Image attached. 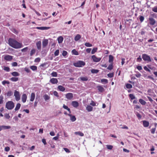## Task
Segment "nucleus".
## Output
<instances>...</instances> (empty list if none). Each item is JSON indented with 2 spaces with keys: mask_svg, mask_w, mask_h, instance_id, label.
Instances as JSON below:
<instances>
[{
  "mask_svg": "<svg viewBox=\"0 0 157 157\" xmlns=\"http://www.w3.org/2000/svg\"><path fill=\"white\" fill-rule=\"evenodd\" d=\"M157 14L155 13H153L152 14H150L149 16V17H152V18H156L157 17Z\"/></svg>",
  "mask_w": 157,
  "mask_h": 157,
  "instance_id": "obj_35",
  "label": "nucleus"
},
{
  "mask_svg": "<svg viewBox=\"0 0 157 157\" xmlns=\"http://www.w3.org/2000/svg\"><path fill=\"white\" fill-rule=\"evenodd\" d=\"M97 50V48H94L91 51V53L92 54H94Z\"/></svg>",
  "mask_w": 157,
  "mask_h": 157,
  "instance_id": "obj_43",
  "label": "nucleus"
},
{
  "mask_svg": "<svg viewBox=\"0 0 157 157\" xmlns=\"http://www.w3.org/2000/svg\"><path fill=\"white\" fill-rule=\"evenodd\" d=\"M40 60V58H37L35 59L34 62H39Z\"/></svg>",
  "mask_w": 157,
  "mask_h": 157,
  "instance_id": "obj_56",
  "label": "nucleus"
},
{
  "mask_svg": "<svg viewBox=\"0 0 157 157\" xmlns=\"http://www.w3.org/2000/svg\"><path fill=\"white\" fill-rule=\"evenodd\" d=\"M3 96H0V104L3 103Z\"/></svg>",
  "mask_w": 157,
  "mask_h": 157,
  "instance_id": "obj_54",
  "label": "nucleus"
},
{
  "mask_svg": "<svg viewBox=\"0 0 157 157\" xmlns=\"http://www.w3.org/2000/svg\"><path fill=\"white\" fill-rule=\"evenodd\" d=\"M106 146L107 148L109 150H112L113 148V146L111 145H107Z\"/></svg>",
  "mask_w": 157,
  "mask_h": 157,
  "instance_id": "obj_45",
  "label": "nucleus"
},
{
  "mask_svg": "<svg viewBox=\"0 0 157 157\" xmlns=\"http://www.w3.org/2000/svg\"><path fill=\"white\" fill-rule=\"evenodd\" d=\"M3 70L7 72H9L10 71V68L8 67L4 66Z\"/></svg>",
  "mask_w": 157,
  "mask_h": 157,
  "instance_id": "obj_42",
  "label": "nucleus"
},
{
  "mask_svg": "<svg viewBox=\"0 0 157 157\" xmlns=\"http://www.w3.org/2000/svg\"><path fill=\"white\" fill-rule=\"evenodd\" d=\"M67 54V51H63L62 52V55L65 57L66 56Z\"/></svg>",
  "mask_w": 157,
  "mask_h": 157,
  "instance_id": "obj_55",
  "label": "nucleus"
},
{
  "mask_svg": "<svg viewBox=\"0 0 157 157\" xmlns=\"http://www.w3.org/2000/svg\"><path fill=\"white\" fill-rule=\"evenodd\" d=\"M66 98L68 100H71L72 99L73 96V94L72 93H69L65 95Z\"/></svg>",
  "mask_w": 157,
  "mask_h": 157,
  "instance_id": "obj_8",
  "label": "nucleus"
},
{
  "mask_svg": "<svg viewBox=\"0 0 157 157\" xmlns=\"http://www.w3.org/2000/svg\"><path fill=\"white\" fill-rule=\"evenodd\" d=\"M50 82L52 84H56L58 82V80L56 78H52L50 80Z\"/></svg>",
  "mask_w": 157,
  "mask_h": 157,
  "instance_id": "obj_18",
  "label": "nucleus"
},
{
  "mask_svg": "<svg viewBox=\"0 0 157 157\" xmlns=\"http://www.w3.org/2000/svg\"><path fill=\"white\" fill-rule=\"evenodd\" d=\"M149 23L151 25H154L156 23V21L153 18L149 17L148 18Z\"/></svg>",
  "mask_w": 157,
  "mask_h": 157,
  "instance_id": "obj_6",
  "label": "nucleus"
},
{
  "mask_svg": "<svg viewBox=\"0 0 157 157\" xmlns=\"http://www.w3.org/2000/svg\"><path fill=\"white\" fill-rule=\"evenodd\" d=\"M35 94L34 93H31V98L30 99V101H33L35 99Z\"/></svg>",
  "mask_w": 157,
  "mask_h": 157,
  "instance_id": "obj_22",
  "label": "nucleus"
},
{
  "mask_svg": "<svg viewBox=\"0 0 157 157\" xmlns=\"http://www.w3.org/2000/svg\"><path fill=\"white\" fill-rule=\"evenodd\" d=\"M129 96L131 100H133L136 98L135 96L133 94H130L129 95Z\"/></svg>",
  "mask_w": 157,
  "mask_h": 157,
  "instance_id": "obj_37",
  "label": "nucleus"
},
{
  "mask_svg": "<svg viewBox=\"0 0 157 157\" xmlns=\"http://www.w3.org/2000/svg\"><path fill=\"white\" fill-rule=\"evenodd\" d=\"M36 52V49H33L31 51L30 55L32 56L33 55L35 54Z\"/></svg>",
  "mask_w": 157,
  "mask_h": 157,
  "instance_id": "obj_36",
  "label": "nucleus"
},
{
  "mask_svg": "<svg viewBox=\"0 0 157 157\" xmlns=\"http://www.w3.org/2000/svg\"><path fill=\"white\" fill-rule=\"evenodd\" d=\"M14 107V103L11 101H8L6 103V107L8 109H12Z\"/></svg>",
  "mask_w": 157,
  "mask_h": 157,
  "instance_id": "obj_2",
  "label": "nucleus"
},
{
  "mask_svg": "<svg viewBox=\"0 0 157 157\" xmlns=\"http://www.w3.org/2000/svg\"><path fill=\"white\" fill-rule=\"evenodd\" d=\"M12 65L13 67H16L17 65V63L16 62H13L12 63Z\"/></svg>",
  "mask_w": 157,
  "mask_h": 157,
  "instance_id": "obj_61",
  "label": "nucleus"
},
{
  "mask_svg": "<svg viewBox=\"0 0 157 157\" xmlns=\"http://www.w3.org/2000/svg\"><path fill=\"white\" fill-rule=\"evenodd\" d=\"M11 75L17 77L19 76L20 74L17 71H14L11 73Z\"/></svg>",
  "mask_w": 157,
  "mask_h": 157,
  "instance_id": "obj_20",
  "label": "nucleus"
},
{
  "mask_svg": "<svg viewBox=\"0 0 157 157\" xmlns=\"http://www.w3.org/2000/svg\"><path fill=\"white\" fill-rule=\"evenodd\" d=\"M142 122L144 127H147L149 126V123L148 121L144 120L142 121Z\"/></svg>",
  "mask_w": 157,
  "mask_h": 157,
  "instance_id": "obj_12",
  "label": "nucleus"
},
{
  "mask_svg": "<svg viewBox=\"0 0 157 157\" xmlns=\"http://www.w3.org/2000/svg\"><path fill=\"white\" fill-rule=\"evenodd\" d=\"M36 45L37 48L39 50H40L41 49V43L40 41L37 42L36 43Z\"/></svg>",
  "mask_w": 157,
  "mask_h": 157,
  "instance_id": "obj_13",
  "label": "nucleus"
},
{
  "mask_svg": "<svg viewBox=\"0 0 157 157\" xmlns=\"http://www.w3.org/2000/svg\"><path fill=\"white\" fill-rule=\"evenodd\" d=\"M59 54V50H57L54 52V55L55 56H58Z\"/></svg>",
  "mask_w": 157,
  "mask_h": 157,
  "instance_id": "obj_52",
  "label": "nucleus"
},
{
  "mask_svg": "<svg viewBox=\"0 0 157 157\" xmlns=\"http://www.w3.org/2000/svg\"><path fill=\"white\" fill-rule=\"evenodd\" d=\"M85 45L87 47H91L92 46L91 44L88 42L86 43L85 44Z\"/></svg>",
  "mask_w": 157,
  "mask_h": 157,
  "instance_id": "obj_44",
  "label": "nucleus"
},
{
  "mask_svg": "<svg viewBox=\"0 0 157 157\" xmlns=\"http://www.w3.org/2000/svg\"><path fill=\"white\" fill-rule=\"evenodd\" d=\"M5 150L6 151L8 152L10 151V148L9 147H5Z\"/></svg>",
  "mask_w": 157,
  "mask_h": 157,
  "instance_id": "obj_62",
  "label": "nucleus"
},
{
  "mask_svg": "<svg viewBox=\"0 0 157 157\" xmlns=\"http://www.w3.org/2000/svg\"><path fill=\"white\" fill-rule=\"evenodd\" d=\"M10 82L9 81H6V80H4L2 82V84L3 85H5L6 84H10Z\"/></svg>",
  "mask_w": 157,
  "mask_h": 157,
  "instance_id": "obj_40",
  "label": "nucleus"
},
{
  "mask_svg": "<svg viewBox=\"0 0 157 157\" xmlns=\"http://www.w3.org/2000/svg\"><path fill=\"white\" fill-rule=\"evenodd\" d=\"M4 59L6 60L10 61L12 59L13 56H11L7 55L5 56Z\"/></svg>",
  "mask_w": 157,
  "mask_h": 157,
  "instance_id": "obj_9",
  "label": "nucleus"
},
{
  "mask_svg": "<svg viewBox=\"0 0 157 157\" xmlns=\"http://www.w3.org/2000/svg\"><path fill=\"white\" fill-rule=\"evenodd\" d=\"M58 88L60 91L62 92L64 91L65 90V88L61 85L59 86L58 87Z\"/></svg>",
  "mask_w": 157,
  "mask_h": 157,
  "instance_id": "obj_23",
  "label": "nucleus"
},
{
  "mask_svg": "<svg viewBox=\"0 0 157 157\" xmlns=\"http://www.w3.org/2000/svg\"><path fill=\"white\" fill-rule=\"evenodd\" d=\"M27 98V97L26 95L25 94H23L21 97L22 101L23 103H25L26 101Z\"/></svg>",
  "mask_w": 157,
  "mask_h": 157,
  "instance_id": "obj_11",
  "label": "nucleus"
},
{
  "mask_svg": "<svg viewBox=\"0 0 157 157\" xmlns=\"http://www.w3.org/2000/svg\"><path fill=\"white\" fill-rule=\"evenodd\" d=\"M113 57L111 55L109 56V62L110 63H113Z\"/></svg>",
  "mask_w": 157,
  "mask_h": 157,
  "instance_id": "obj_25",
  "label": "nucleus"
},
{
  "mask_svg": "<svg viewBox=\"0 0 157 157\" xmlns=\"http://www.w3.org/2000/svg\"><path fill=\"white\" fill-rule=\"evenodd\" d=\"M5 117L7 119H9L10 118V117L9 115V114L6 113L5 114Z\"/></svg>",
  "mask_w": 157,
  "mask_h": 157,
  "instance_id": "obj_58",
  "label": "nucleus"
},
{
  "mask_svg": "<svg viewBox=\"0 0 157 157\" xmlns=\"http://www.w3.org/2000/svg\"><path fill=\"white\" fill-rule=\"evenodd\" d=\"M21 105L20 103H17V104L16 106L15 107V110L16 111H17V110H18L20 109V108L21 107Z\"/></svg>",
  "mask_w": 157,
  "mask_h": 157,
  "instance_id": "obj_33",
  "label": "nucleus"
},
{
  "mask_svg": "<svg viewBox=\"0 0 157 157\" xmlns=\"http://www.w3.org/2000/svg\"><path fill=\"white\" fill-rule=\"evenodd\" d=\"M72 105L74 107L77 108L78 105L79 104L78 102L76 101H73L72 102Z\"/></svg>",
  "mask_w": 157,
  "mask_h": 157,
  "instance_id": "obj_15",
  "label": "nucleus"
},
{
  "mask_svg": "<svg viewBox=\"0 0 157 157\" xmlns=\"http://www.w3.org/2000/svg\"><path fill=\"white\" fill-rule=\"evenodd\" d=\"M63 37L62 36L59 37L57 39V40L59 43L60 44L63 42Z\"/></svg>",
  "mask_w": 157,
  "mask_h": 157,
  "instance_id": "obj_24",
  "label": "nucleus"
},
{
  "mask_svg": "<svg viewBox=\"0 0 157 157\" xmlns=\"http://www.w3.org/2000/svg\"><path fill=\"white\" fill-rule=\"evenodd\" d=\"M31 69L33 71H36L37 69V67L35 66H32L30 67Z\"/></svg>",
  "mask_w": 157,
  "mask_h": 157,
  "instance_id": "obj_38",
  "label": "nucleus"
},
{
  "mask_svg": "<svg viewBox=\"0 0 157 157\" xmlns=\"http://www.w3.org/2000/svg\"><path fill=\"white\" fill-rule=\"evenodd\" d=\"M49 27H37L36 28L38 29L41 30H48L50 29Z\"/></svg>",
  "mask_w": 157,
  "mask_h": 157,
  "instance_id": "obj_10",
  "label": "nucleus"
},
{
  "mask_svg": "<svg viewBox=\"0 0 157 157\" xmlns=\"http://www.w3.org/2000/svg\"><path fill=\"white\" fill-rule=\"evenodd\" d=\"M91 58L94 62H99L101 59L100 58L97 57L95 55L92 56H91Z\"/></svg>",
  "mask_w": 157,
  "mask_h": 157,
  "instance_id": "obj_7",
  "label": "nucleus"
},
{
  "mask_svg": "<svg viewBox=\"0 0 157 157\" xmlns=\"http://www.w3.org/2000/svg\"><path fill=\"white\" fill-rule=\"evenodd\" d=\"M139 101L140 104L143 105H144L146 103V102L142 99H139Z\"/></svg>",
  "mask_w": 157,
  "mask_h": 157,
  "instance_id": "obj_29",
  "label": "nucleus"
},
{
  "mask_svg": "<svg viewBox=\"0 0 157 157\" xmlns=\"http://www.w3.org/2000/svg\"><path fill=\"white\" fill-rule=\"evenodd\" d=\"M86 110L89 112L92 111L93 110V108L90 105H87L86 107Z\"/></svg>",
  "mask_w": 157,
  "mask_h": 157,
  "instance_id": "obj_17",
  "label": "nucleus"
},
{
  "mask_svg": "<svg viewBox=\"0 0 157 157\" xmlns=\"http://www.w3.org/2000/svg\"><path fill=\"white\" fill-rule=\"evenodd\" d=\"M2 130H6L10 129L11 128L10 126L2 125Z\"/></svg>",
  "mask_w": 157,
  "mask_h": 157,
  "instance_id": "obj_31",
  "label": "nucleus"
},
{
  "mask_svg": "<svg viewBox=\"0 0 157 157\" xmlns=\"http://www.w3.org/2000/svg\"><path fill=\"white\" fill-rule=\"evenodd\" d=\"M140 20L141 22H142L144 20V17L143 16H140Z\"/></svg>",
  "mask_w": 157,
  "mask_h": 157,
  "instance_id": "obj_59",
  "label": "nucleus"
},
{
  "mask_svg": "<svg viewBox=\"0 0 157 157\" xmlns=\"http://www.w3.org/2000/svg\"><path fill=\"white\" fill-rule=\"evenodd\" d=\"M90 105L93 106L97 105H96V103L93 101H91V103H90Z\"/></svg>",
  "mask_w": 157,
  "mask_h": 157,
  "instance_id": "obj_47",
  "label": "nucleus"
},
{
  "mask_svg": "<svg viewBox=\"0 0 157 157\" xmlns=\"http://www.w3.org/2000/svg\"><path fill=\"white\" fill-rule=\"evenodd\" d=\"M155 130L156 128H152L151 130V133L153 134H154L155 131Z\"/></svg>",
  "mask_w": 157,
  "mask_h": 157,
  "instance_id": "obj_57",
  "label": "nucleus"
},
{
  "mask_svg": "<svg viewBox=\"0 0 157 157\" xmlns=\"http://www.w3.org/2000/svg\"><path fill=\"white\" fill-rule=\"evenodd\" d=\"M126 87L128 89H130L132 88V85L130 84H127L126 85Z\"/></svg>",
  "mask_w": 157,
  "mask_h": 157,
  "instance_id": "obj_46",
  "label": "nucleus"
},
{
  "mask_svg": "<svg viewBox=\"0 0 157 157\" xmlns=\"http://www.w3.org/2000/svg\"><path fill=\"white\" fill-rule=\"evenodd\" d=\"M99 72V70L95 69H92L91 70V72L92 73H97Z\"/></svg>",
  "mask_w": 157,
  "mask_h": 157,
  "instance_id": "obj_39",
  "label": "nucleus"
},
{
  "mask_svg": "<svg viewBox=\"0 0 157 157\" xmlns=\"http://www.w3.org/2000/svg\"><path fill=\"white\" fill-rule=\"evenodd\" d=\"M68 115L70 117V120L72 122L75 121L76 120V118L75 116H73L72 115L69 114H68Z\"/></svg>",
  "mask_w": 157,
  "mask_h": 157,
  "instance_id": "obj_16",
  "label": "nucleus"
},
{
  "mask_svg": "<svg viewBox=\"0 0 157 157\" xmlns=\"http://www.w3.org/2000/svg\"><path fill=\"white\" fill-rule=\"evenodd\" d=\"M152 10L155 13H157V6H154L152 8Z\"/></svg>",
  "mask_w": 157,
  "mask_h": 157,
  "instance_id": "obj_50",
  "label": "nucleus"
},
{
  "mask_svg": "<svg viewBox=\"0 0 157 157\" xmlns=\"http://www.w3.org/2000/svg\"><path fill=\"white\" fill-rule=\"evenodd\" d=\"M79 78L81 80L83 81H86L88 80V78L86 76L81 77Z\"/></svg>",
  "mask_w": 157,
  "mask_h": 157,
  "instance_id": "obj_26",
  "label": "nucleus"
},
{
  "mask_svg": "<svg viewBox=\"0 0 157 157\" xmlns=\"http://www.w3.org/2000/svg\"><path fill=\"white\" fill-rule=\"evenodd\" d=\"M43 97L45 101L49 100L50 98V96L46 94L44 95Z\"/></svg>",
  "mask_w": 157,
  "mask_h": 157,
  "instance_id": "obj_27",
  "label": "nucleus"
},
{
  "mask_svg": "<svg viewBox=\"0 0 157 157\" xmlns=\"http://www.w3.org/2000/svg\"><path fill=\"white\" fill-rule=\"evenodd\" d=\"M101 82L103 84H106L108 82V81L107 79H101Z\"/></svg>",
  "mask_w": 157,
  "mask_h": 157,
  "instance_id": "obj_30",
  "label": "nucleus"
},
{
  "mask_svg": "<svg viewBox=\"0 0 157 157\" xmlns=\"http://www.w3.org/2000/svg\"><path fill=\"white\" fill-rule=\"evenodd\" d=\"M142 61V58L140 57V56L137 59V61L138 62H141Z\"/></svg>",
  "mask_w": 157,
  "mask_h": 157,
  "instance_id": "obj_63",
  "label": "nucleus"
},
{
  "mask_svg": "<svg viewBox=\"0 0 157 157\" xmlns=\"http://www.w3.org/2000/svg\"><path fill=\"white\" fill-rule=\"evenodd\" d=\"M142 58L144 61H147V62H150L151 61L150 56L147 54H144L142 55Z\"/></svg>",
  "mask_w": 157,
  "mask_h": 157,
  "instance_id": "obj_4",
  "label": "nucleus"
},
{
  "mask_svg": "<svg viewBox=\"0 0 157 157\" xmlns=\"http://www.w3.org/2000/svg\"><path fill=\"white\" fill-rule=\"evenodd\" d=\"M28 47H26L21 49V51L22 52H25L28 50Z\"/></svg>",
  "mask_w": 157,
  "mask_h": 157,
  "instance_id": "obj_49",
  "label": "nucleus"
},
{
  "mask_svg": "<svg viewBox=\"0 0 157 157\" xmlns=\"http://www.w3.org/2000/svg\"><path fill=\"white\" fill-rule=\"evenodd\" d=\"M8 44L11 47L15 49L20 48L23 47L21 43L18 42L15 39L11 38L8 40Z\"/></svg>",
  "mask_w": 157,
  "mask_h": 157,
  "instance_id": "obj_1",
  "label": "nucleus"
},
{
  "mask_svg": "<svg viewBox=\"0 0 157 157\" xmlns=\"http://www.w3.org/2000/svg\"><path fill=\"white\" fill-rule=\"evenodd\" d=\"M113 68V64L112 63V64H109L108 67L107 68V69L109 70H112Z\"/></svg>",
  "mask_w": 157,
  "mask_h": 157,
  "instance_id": "obj_41",
  "label": "nucleus"
},
{
  "mask_svg": "<svg viewBox=\"0 0 157 157\" xmlns=\"http://www.w3.org/2000/svg\"><path fill=\"white\" fill-rule=\"evenodd\" d=\"M97 88L98 91L101 92H102L104 90V88L101 86H97Z\"/></svg>",
  "mask_w": 157,
  "mask_h": 157,
  "instance_id": "obj_19",
  "label": "nucleus"
},
{
  "mask_svg": "<svg viewBox=\"0 0 157 157\" xmlns=\"http://www.w3.org/2000/svg\"><path fill=\"white\" fill-rule=\"evenodd\" d=\"M81 38V36L79 34H77L75 37V40L76 41L79 40Z\"/></svg>",
  "mask_w": 157,
  "mask_h": 157,
  "instance_id": "obj_28",
  "label": "nucleus"
},
{
  "mask_svg": "<svg viewBox=\"0 0 157 157\" xmlns=\"http://www.w3.org/2000/svg\"><path fill=\"white\" fill-rule=\"evenodd\" d=\"M114 74L113 73H110L107 74V76L109 78H112Z\"/></svg>",
  "mask_w": 157,
  "mask_h": 157,
  "instance_id": "obj_53",
  "label": "nucleus"
},
{
  "mask_svg": "<svg viewBox=\"0 0 157 157\" xmlns=\"http://www.w3.org/2000/svg\"><path fill=\"white\" fill-rule=\"evenodd\" d=\"M14 95L15 96V100L18 101L20 99V93L16 90H15L14 93Z\"/></svg>",
  "mask_w": 157,
  "mask_h": 157,
  "instance_id": "obj_5",
  "label": "nucleus"
},
{
  "mask_svg": "<svg viewBox=\"0 0 157 157\" xmlns=\"http://www.w3.org/2000/svg\"><path fill=\"white\" fill-rule=\"evenodd\" d=\"M48 40H44L42 42V46L43 48L46 47L48 44Z\"/></svg>",
  "mask_w": 157,
  "mask_h": 157,
  "instance_id": "obj_14",
  "label": "nucleus"
},
{
  "mask_svg": "<svg viewBox=\"0 0 157 157\" xmlns=\"http://www.w3.org/2000/svg\"><path fill=\"white\" fill-rule=\"evenodd\" d=\"M13 94V93H12V91H9L7 93V96L10 97Z\"/></svg>",
  "mask_w": 157,
  "mask_h": 157,
  "instance_id": "obj_51",
  "label": "nucleus"
},
{
  "mask_svg": "<svg viewBox=\"0 0 157 157\" xmlns=\"http://www.w3.org/2000/svg\"><path fill=\"white\" fill-rule=\"evenodd\" d=\"M71 53L73 55H78L79 54L78 52L75 49H73L71 51Z\"/></svg>",
  "mask_w": 157,
  "mask_h": 157,
  "instance_id": "obj_32",
  "label": "nucleus"
},
{
  "mask_svg": "<svg viewBox=\"0 0 157 157\" xmlns=\"http://www.w3.org/2000/svg\"><path fill=\"white\" fill-rule=\"evenodd\" d=\"M10 80L12 82H17L19 80L18 77H13L10 78Z\"/></svg>",
  "mask_w": 157,
  "mask_h": 157,
  "instance_id": "obj_21",
  "label": "nucleus"
},
{
  "mask_svg": "<svg viewBox=\"0 0 157 157\" xmlns=\"http://www.w3.org/2000/svg\"><path fill=\"white\" fill-rule=\"evenodd\" d=\"M53 94L54 95V96L57 97H59V95L58 94V93H57V91H55L53 92Z\"/></svg>",
  "mask_w": 157,
  "mask_h": 157,
  "instance_id": "obj_60",
  "label": "nucleus"
},
{
  "mask_svg": "<svg viewBox=\"0 0 157 157\" xmlns=\"http://www.w3.org/2000/svg\"><path fill=\"white\" fill-rule=\"evenodd\" d=\"M63 149L66 152L69 153L70 152L69 150L67 148H64Z\"/></svg>",
  "mask_w": 157,
  "mask_h": 157,
  "instance_id": "obj_64",
  "label": "nucleus"
},
{
  "mask_svg": "<svg viewBox=\"0 0 157 157\" xmlns=\"http://www.w3.org/2000/svg\"><path fill=\"white\" fill-rule=\"evenodd\" d=\"M74 65L77 67H82L85 64V62L82 61H78L74 63Z\"/></svg>",
  "mask_w": 157,
  "mask_h": 157,
  "instance_id": "obj_3",
  "label": "nucleus"
},
{
  "mask_svg": "<svg viewBox=\"0 0 157 157\" xmlns=\"http://www.w3.org/2000/svg\"><path fill=\"white\" fill-rule=\"evenodd\" d=\"M51 75L53 77H56L57 75V73L56 72H53L51 73Z\"/></svg>",
  "mask_w": 157,
  "mask_h": 157,
  "instance_id": "obj_48",
  "label": "nucleus"
},
{
  "mask_svg": "<svg viewBox=\"0 0 157 157\" xmlns=\"http://www.w3.org/2000/svg\"><path fill=\"white\" fill-rule=\"evenodd\" d=\"M75 133L76 135H78L81 136H84V134L80 132H75Z\"/></svg>",
  "mask_w": 157,
  "mask_h": 157,
  "instance_id": "obj_34",
  "label": "nucleus"
}]
</instances>
